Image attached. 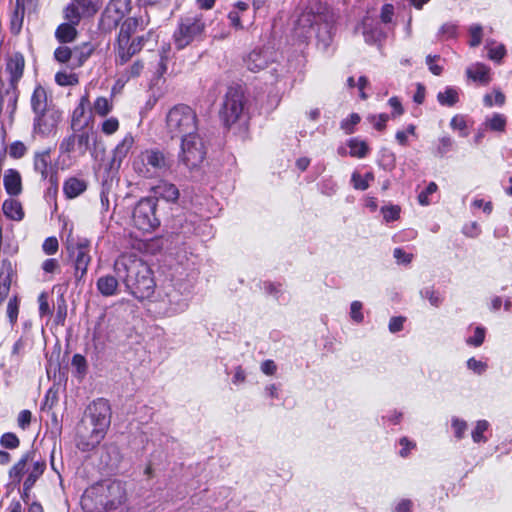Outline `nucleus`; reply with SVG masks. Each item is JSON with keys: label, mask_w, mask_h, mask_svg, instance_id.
I'll return each instance as SVG.
<instances>
[{"label": "nucleus", "mask_w": 512, "mask_h": 512, "mask_svg": "<svg viewBox=\"0 0 512 512\" xmlns=\"http://www.w3.org/2000/svg\"><path fill=\"white\" fill-rule=\"evenodd\" d=\"M505 95L499 90L494 89L493 94H486L483 97V103L486 107L503 106L505 104Z\"/></svg>", "instance_id": "obj_40"}, {"label": "nucleus", "mask_w": 512, "mask_h": 512, "mask_svg": "<svg viewBox=\"0 0 512 512\" xmlns=\"http://www.w3.org/2000/svg\"><path fill=\"white\" fill-rule=\"evenodd\" d=\"M144 69L142 61L137 60L131 66L126 67L122 72V76L129 80L130 78L138 77Z\"/></svg>", "instance_id": "obj_47"}, {"label": "nucleus", "mask_w": 512, "mask_h": 512, "mask_svg": "<svg viewBox=\"0 0 512 512\" xmlns=\"http://www.w3.org/2000/svg\"><path fill=\"white\" fill-rule=\"evenodd\" d=\"M333 24L329 21H320L317 25L316 29V37L323 45V48L326 49L333 40Z\"/></svg>", "instance_id": "obj_28"}, {"label": "nucleus", "mask_w": 512, "mask_h": 512, "mask_svg": "<svg viewBox=\"0 0 512 512\" xmlns=\"http://www.w3.org/2000/svg\"><path fill=\"white\" fill-rule=\"evenodd\" d=\"M0 443L4 448L15 449L19 446L20 441L16 434L8 432L1 436Z\"/></svg>", "instance_id": "obj_53"}, {"label": "nucleus", "mask_w": 512, "mask_h": 512, "mask_svg": "<svg viewBox=\"0 0 512 512\" xmlns=\"http://www.w3.org/2000/svg\"><path fill=\"white\" fill-rule=\"evenodd\" d=\"M246 111V98L240 87H229L220 108V118L225 126L236 123Z\"/></svg>", "instance_id": "obj_8"}, {"label": "nucleus", "mask_w": 512, "mask_h": 512, "mask_svg": "<svg viewBox=\"0 0 512 512\" xmlns=\"http://www.w3.org/2000/svg\"><path fill=\"white\" fill-rule=\"evenodd\" d=\"M438 41H447L458 37V25L454 22L444 23L437 32Z\"/></svg>", "instance_id": "obj_36"}, {"label": "nucleus", "mask_w": 512, "mask_h": 512, "mask_svg": "<svg viewBox=\"0 0 512 512\" xmlns=\"http://www.w3.org/2000/svg\"><path fill=\"white\" fill-rule=\"evenodd\" d=\"M135 54L128 40L117 39V47L115 52L116 65L126 64Z\"/></svg>", "instance_id": "obj_27"}, {"label": "nucleus", "mask_w": 512, "mask_h": 512, "mask_svg": "<svg viewBox=\"0 0 512 512\" xmlns=\"http://www.w3.org/2000/svg\"><path fill=\"white\" fill-rule=\"evenodd\" d=\"M320 21H322V16L312 12H303L297 20V26L303 30H310L314 29V25L317 26Z\"/></svg>", "instance_id": "obj_37"}, {"label": "nucleus", "mask_w": 512, "mask_h": 512, "mask_svg": "<svg viewBox=\"0 0 512 512\" xmlns=\"http://www.w3.org/2000/svg\"><path fill=\"white\" fill-rule=\"evenodd\" d=\"M450 126L453 130L460 131L461 136H463V137L467 136V133H466L467 124H466V120L463 115H455L451 119Z\"/></svg>", "instance_id": "obj_55"}, {"label": "nucleus", "mask_w": 512, "mask_h": 512, "mask_svg": "<svg viewBox=\"0 0 512 512\" xmlns=\"http://www.w3.org/2000/svg\"><path fill=\"white\" fill-rule=\"evenodd\" d=\"M507 119L503 114L494 113L486 117L483 125L487 130L494 132H504L506 129Z\"/></svg>", "instance_id": "obj_29"}, {"label": "nucleus", "mask_w": 512, "mask_h": 512, "mask_svg": "<svg viewBox=\"0 0 512 512\" xmlns=\"http://www.w3.org/2000/svg\"><path fill=\"white\" fill-rule=\"evenodd\" d=\"M468 369L472 370L474 373L481 375L487 370V363L482 362L480 360L475 359L474 357L468 359L467 361Z\"/></svg>", "instance_id": "obj_59"}, {"label": "nucleus", "mask_w": 512, "mask_h": 512, "mask_svg": "<svg viewBox=\"0 0 512 512\" xmlns=\"http://www.w3.org/2000/svg\"><path fill=\"white\" fill-rule=\"evenodd\" d=\"M2 210L4 215L14 221H20L24 217V211L21 203L15 199H6L3 202Z\"/></svg>", "instance_id": "obj_26"}, {"label": "nucleus", "mask_w": 512, "mask_h": 512, "mask_svg": "<svg viewBox=\"0 0 512 512\" xmlns=\"http://www.w3.org/2000/svg\"><path fill=\"white\" fill-rule=\"evenodd\" d=\"M362 303L360 301H353L350 306V317L353 321L356 323H361L364 319L363 313H362Z\"/></svg>", "instance_id": "obj_58"}, {"label": "nucleus", "mask_w": 512, "mask_h": 512, "mask_svg": "<svg viewBox=\"0 0 512 512\" xmlns=\"http://www.w3.org/2000/svg\"><path fill=\"white\" fill-rule=\"evenodd\" d=\"M25 14V7L21 0H16L15 9L11 17V31L13 34H18L23 25Z\"/></svg>", "instance_id": "obj_31"}, {"label": "nucleus", "mask_w": 512, "mask_h": 512, "mask_svg": "<svg viewBox=\"0 0 512 512\" xmlns=\"http://www.w3.org/2000/svg\"><path fill=\"white\" fill-rule=\"evenodd\" d=\"M62 120V112L58 108H50L34 114L32 132L36 136L47 138L55 135Z\"/></svg>", "instance_id": "obj_12"}, {"label": "nucleus", "mask_w": 512, "mask_h": 512, "mask_svg": "<svg viewBox=\"0 0 512 512\" xmlns=\"http://www.w3.org/2000/svg\"><path fill=\"white\" fill-rule=\"evenodd\" d=\"M134 171L143 178H153L169 168V160L158 149L141 151L133 160Z\"/></svg>", "instance_id": "obj_7"}, {"label": "nucleus", "mask_w": 512, "mask_h": 512, "mask_svg": "<svg viewBox=\"0 0 512 512\" xmlns=\"http://www.w3.org/2000/svg\"><path fill=\"white\" fill-rule=\"evenodd\" d=\"M76 25L70 23H63L58 26L55 32V37L61 43L72 42L77 35Z\"/></svg>", "instance_id": "obj_30"}, {"label": "nucleus", "mask_w": 512, "mask_h": 512, "mask_svg": "<svg viewBox=\"0 0 512 512\" xmlns=\"http://www.w3.org/2000/svg\"><path fill=\"white\" fill-rule=\"evenodd\" d=\"M30 105L33 114L44 112L50 108H57L53 103L52 96L41 85L35 87L30 98Z\"/></svg>", "instance_id": "obj_15"}, {"label": "nucleus", "mask_w": 512, "mask_h": 512, "mask_svg": "<svg viewBox=\"0 0 512 512\" xmlns=\"http://www.w3.org/2000/svg\"><path fill=\"white\" fill-rule=\"evenodd\" d=\"M153 191L157 197H160L166 201L174 202L179 197L178 188L167 181H160L154 188Z\"/></svg>", "instance_id": "obj_22"}, {"label": "nucleus", "mask_w": 512, "mask_h": 512, "mask_svg": "<svg viewBox=\"0 0 512 512\" xmlns=\"http://www.w3.org/2000/svg\"><path fill=\"white\" fill-rule=\"evenodd\" d=\"M111 422V409L107 400L99 398L86 408L76 429L77 445L88 451L96 447L105 437Z\"/></svg>", "instance_id": "obj_1"}, {"label": "nucleus", "mask_w": 512, "mask_h": 512, "mask_svg": "<svg viewBox=\"0 0 512 512\" xmlns=\"http://www.w3.org/2000/svg\"><path fill=\"white\" fill-rule=\"evenodd\" d=\"M130 10L131 0H110L105 11V17L110 19L114 25H117Z\"/></svg>", "instance_id": "obj_18"}, {"label": "nucleus", "mask_w": 512, "mask_h": 512, "mask_svg": "<svg viewBox=\"0 0 512 512\" xmlns=\"http://www.w3.org/2000/svg\"><path fill=\"white\" fill-rule=\"evenodd\" d=\"M86 16L94 15L101 7L102 0H73Z\"/></svg>", "instance_id": "obj_38"}, {"label": "nucleus", "mask_w": 512, "mask_h": 512, "mask_svg": "<svg viewBox=\"0 0 512 512\" xmlns=\"http://www.w3.org/2000/svg\"><path fill=\"white\" fill-rule=\"evenodd\" d=\"M470 40L469 45L471 47H477L481 44L483 38V28L479 24H472L468 29Z\"/></svg>", "instance_id": "obj_42"}, {"label": "nucleus", "mask_w": 512, "mask_h": 512, "mask_svg": "<svg viewBox=\"0 0 512 512\" xmlns=\"http://www.w3.org/2000/svg\"><path fill=\"white\" fill-rule=\"evenodd\" d=\"M3 184L6 192L11 196H17L22 192V178L15 169H7L5 171Z\"/></svg>", "instance_id": "obj_19"}, {"label": "nucleus", "mask_w": 512, "mask_h": 512, "mask_svg": "<svg viewBox=\"0 0 512 512\" xmlns=\"http://www.w3.org/2000/svg\"><path fill=\"white\" fill-rule=\"evenodd\" d=\"M94 47L91 43L85 42L73 49V60L76 61L75 66H81L91 56Z\"/></svg>", "instance_id": "obj_33"}, {"label": "nucleus", "mask_w": 512, "mask_h": 512, "mask_svg": "<svg viewBox=\"0 0 512 512\" xmlns=\"http://www.w3.org/2000/svg\"><path fill=\"white\" fill-rule=\"evenodd\" d=\"M119 126V120L116 117H110L101 123L100 130L103 134L110 136L118 131Z\"/></svg>", "instance_id": "obj_43"}, {"label": "nucleus", "mask_w": 512, "mask_h": 512, "mask_svg": "<svg viewBox=\"0 0 512 512\" xmlns=\"http://www.w3.org/2000/svg\"><path fill=\"white\" fill-rule=\"evenodd\" d=\"M365 42L368 44H375L380 41L382 32L378 28L368 29L365 27L363 31Z\"/></svg>", "instance_id": "obj_56"}, {"label": "nucleus", "mask_w": 512, "mask_h": 512, "mask_svg": "<svg viewBox=\"0 0 512 512\" xmlns=\"http://www.w3.org/2000/svg\"><path fill=\"white\" fill-rule=\"evenodd\" d=\"M54 58L59 63H67L70 59L73 60V49L67 46H60L54 51Z\"/></svg>", "instance_id": "obj_49"}, {"label": "nucleus", "mask_w": 512, "mask_h": 512, "mask_svg": "<svg viewBox=\"0 0 512 512\" xmlns=\"http://www.w3.org/2000/svg\"><path fill=\"white\" fill-rule=\"evenodd\" d=\"M90 106L89 96L86 93L80 98L77 107L74 109L71 117V129L73 131H81L88 125L86 111Z\"/></svg>", "instance_id": "obj_17"}, {"label": "nucleus", "mask_w": 512, "mask_h": 512, "mask_svg": "<svg viewBox=\"0 0 512 512\" xmlns=\"http://www.w3.org/2000/svg\"><path fill=\"white\" fill-rule=\"evenodd\" d=\"M154 35L153 31L147 32L145 35L138 36L134 39H129V45L132 47V50L136 53L140 52L142 48L145 46V43L151 39Z\"/></svg>", "instance_id": "obj_48"}, {"label": "nucleus", "mask_w": 512, "mask_h": 512, "mask_svg": "<svg viewBox=\"0 0 512 512\" xmlns=\"http://www.w3.org/2000/svg\"><path fill=\"white\" fill-rule=\"evenodd\" d=\"M146 26V22L143 18L130 17L127 18L121 25L117 39L128 40L133 34L139 30H143Z\"/></svg>", "instance_id": "obj_20"}, {"label": "nucleus", "mask_w": 512, "mask_h": 512, "mask_svg": "<svg viewBox=\"0 0 512 512\" xmlns=\"http://www.w3.org/2000/svg\"><path fill=\"white\" fill-rule=\"evenodd\" d=\"M126 499V489L121 481L106 480L85 490L81 506L86 512L122 511Z\"/></svg>", "instance_id": "obj_2"}, {"label": "nucleus", "mask_w": 512, "mask_h": 512, "mask_svg": "<svg viewBox=\"0 0 512 512\" xmlns=\"http://www.w3.org/2000/svg\"><path fill=\"white\" fill-rule=\"evenodd\" d=\"M347 145L350 149L349 154L352 157L364 158L369 151L367 143L358 138H351L348 140Z\"/></svg>", "instance_id": "obj_34"}, {"label": "nucleus", "mask_w": 512, "mask_h": 512, "mask_svg": "<svg viewBox=\"0 0 512 512\" xmlns=\"http://www.w3.org/2000/svg\"><path fill=\"white\" fill-rule=\"evenodd\" d=\"M132 220L134 226L143 232H151L158 227L160 222L156 217V200L141 199L133 210Z\"/></svg>", "instance_id": "obj_10"}, {"label": "nucleus", "mask_w": 512, "mask_h": 512, "mask_svg": "<svg viewBox=\"0 0 512 512\" xmlns=\"http://www.w3.org/2000/svg\"><path fill=\"white\" fill-rule=\"evenodd\" d=\"M489 423L486 420H479L475 429L472 431V439L475 443L485 442L486 438L483 433L488 429Z\"/></svg>", "instance_id": "obj_46"}, {"label": "nucleus", "mask_w": 512, "mask_h": 512, "mask_svg": "<svg viewBox=\"0 0 512 512\" xmlns=\"http://www.w3.org/2000/svg\"><path fill=\"white\" fill-rule=\"evenodd\" d=\"M93 133L82 129L73 131L72 134L64 137L59 144L61 155H67L69 159L83 157L90 149V140Z\"/></svg>", "instance_id": "obj_11"}, {"label": "nucleus", "mask_w": 512, "mask_h": 512, "mask_svg": "<svg viewBox=\"0 0 512 512\" xmlns=\"http://www.w3.org/2000/svg\"><path fill=\"white\" fill-rule=\"evenodd\" d=\"M437 100L442 106H454L459 101L458 89L454 87H446L444 91L437 94Z\"/></svg>", "instance_id": "obj_32"}, {"label": "nucleus", "mask_w": 512, "mask_h": 512, "mask_svg": "<svg viewBox=\"0 0 512 512\" xmlns=\"http://www.w3.org/2000/svg\"><path fill=\"white\" fill-rule=\"evenodd\" d=\"M59 248V243L56 237H48L42 244V249L46 255H54Z\"/></svg>", "instance_id": "obj_57"}, {"label": "nucleus", "mask_w": 512, "mask_h": 512, "mask_svg": "<svg viewBox=\"0 0 512 512\" xmlns=\"http://www.w3.org/2000/svg\"><path fill=\"white\" fill-rule=\"evenodd\" d=\"M421 294L424 298L429 300L431 305L435 307H438L442 303V298L440 295L432 289L427 288L422 291Z\"/></svg>", "instance_id": "obj_64"}, {"label": "nucleus", "mask_w": 512, "mask_h": 512, "mask_svg": "<svg viewBox=\"0 0 512 512\" xmlns=\"http://www.w3.org/2000/svg\"><path fill=\"white\" fill-rule=\"evenodd\" d=\"M488 57L493 61H500L506 54V49L503 44H487Z\"/></svg>", "instance_id": "obj_44"}, {"label": "nucleus", "mask_w": 512, "mask_h": 512, "mask_svg": "<svg viewBox=\"0 0 512 512\" xmlns=\"http://www.w3.org/2000/svg\"><path fill=\"white\" fill-rule=\"evenodd\" d=\"M36 452L28 451L25 453L21 459L10 469L9 475L13 478L14 482H20L22 476L27 472V463L29 461H34Z\"/></svg>", "instance_id": "obj_23"}, {"label": "nucleus", "mask_w": 512, "mask_h": 512, "mask_svg": "<svg viewBox=\"0 0 512 512\" xmlns=\"http://www.w3.org/2000/svg\"><path fill=\"white\" fill-rule=\"evenodd\" d=\"M484 339L485 328L478 326L474 330V335L472 337L467 338L466 343L470 346L479 347L483 344Z\"/></svg>", "instance_id": "obj_52"}, {"label": "nucleus", "mask_w": 512, "mask_h": 512, "mask_svg": "<svg viewBox=\"0 0 512 512\" xmlns=\"http://www.w3.org/2000/svg\"><path fill=\"white\" fill-rule=\"evenodd\" d=\"M439 59H440V56H438V55H434V56L428 55L426 57V64H427L430 72L436 76L441 75V73L443 71V67L436 63V61Z\"/></svg>", "instance_id": "obj_60"}, {"label": "nucleus", "mask_w": 512, "mask_h": 512, "mask_svg": "<svg viewBox=\"0 0 512 512\" xmlns=\"http://www.w3.org/2000/svg\"><path fill=\"white\" fill-rule=\"evenodd\" d=\"M367 120L374 126L378 131H383L386 128V123L389 120L388 114L369 115Z\"/></svg>", "instance_id": "obj_51"}, {"label": "nucleus", "mask_w": 512, "mask_h": 512, "mask_svg": "<svg viewBox=\"0 0 512 512\" xmlns=\"http://www.w3.org/2000/svg\"><path fill=\"white\" fill-rule=\"evenodd\" d=\"M206 147L198 134L181 139L179 162L189 170L200 167L206 157Z\"/></svg>", "instance_id": "obj_9"}, {"label": "nucleus", "mask_w": 512, "mask_h": 512, "mask_svg": "<svg viewBox=\"0 0 512 512\" xmlns=\"http://www.w3.org/2000/svg\"><path fill=\"white\" fill-rule=\"evenodd\" d=\"M454 145V140L449 136H443L439 139L438 153L443 156L450 150H452Z\"/></svg>", "instance_id": "obj_62"}, {"label": "nucleus", "mask_w": 512, "mask_h": 512, "mask_svg": "<svg viewBox=\"0 0 512 512\" xmlns=\"http://www.w3.org/2000/svg\"><path fill=\"white\" fill-rule=\"evenodd\" d=\"M206 23L202 13H190L181 16L173 32V42L178 50H182L195 41L203 38Z\"/></svg>", "instance_id": "obj_5"}, {"label": "nucleus", "mask_w": 512, "mask_h": 512, "mask_svg": "<svg viewBox=\"0 0 512 512\" xmlns=\"http://www.w3.org/2000/svg\"><path fill=\"white\" fill-rule=\"evenodd\" d=\"M66 249L74 267L75 279L77 282H80L86 276L88 266L92 261L90 254L91 242L84 237H73L69 235L66 241Z\"/></svg>", "instance_id": "obj_6"}, {"label": "nucleus", "mask_w": 512, "mask_h": 512, "mask_svg": "<svg viewBox=\"0 0 512 512\" xmlns=\"http://www.w3.org/2000/svg\"><path fill=\"white\" fill-rule=\"evenodd\" d=\"M113 109V102L111 99L100 96L97 97L93 103V112L101 117H106Z\"/></svg>", "instance_id": "obj_35"}, {"label": "nucleus", "mask_w": 512, "mask_h": 512, "mask_svg": "<svg viewBox=\"0 0 512 512\" xmlns=\"http://www.w3.org/2000/svg\"><path fill=\"white\" fill-rule=\"evenodd\" d=\"M374 180V175L372 172L366 173L364 176L359 174L358 172H354L351 176V182L353 187L357 190H366L369 187L370 181Z\"/></svg>", "instance_id": "obj_39"}, {"label": "nucleus", "mask_w": 512, "mask_h": 512, "mask_svg": "<svg viewBox=\"0 0 512 512\" xmlns=\"http://www.w3.org/2000/svg\"><path fill=\"white\" fill-rule=\"evenodd\" d=\"M166 132L171 138H181L197 134L198 119L196 112L189 106L179 104L172 107L166 115Z\"/></svg>", "instance_id": "obj_4"}, {"label": "nucleus", "mask_w": 512, "mask_h": 512, "mask_svg": "<svg viewBox=\"0 0 512 512\" xmlns=\"http://www.w3.org/2000/svg\"><path fill=\"white\" fill-rule=\"evenodd\" d=\"M135 143L132 134L128 133L125 137L116 145L112 151V159L110 161V169L117 170L120 168L123 160L127 157L130 150Z\"/></svg>", "instance_id": "obj_16"}, {"label": "nucleus", "mask_w": 512, "mask_h": 512, "mask_svg": "<svg viewBox=\"0 0 512 512\" xmlns=\"http://www.w3.org/2000/svg\"><path fill=\"white\" fill-rule=\"evenodd\" d=\"M452 427L456 438L461 439L464 437L465 431L467 429V423L464 420L456 417L453 418Z\"/></svg>", "instance_id": "obj_61"}, {"label": "nucleus", "mask_w": 512, "mask_h": 512, "mask_svg": "<svg viewBox=\"0 0 512 512\" xmlns=\"http://www.w3.org/2000/svg\"><path fill=\"white\" fill-rule=\"evenodd\" d=\"M114 271L127 289L138 298H147L154 292V279L150 268L141 259L124 255L114 263Z\"/></svg>", "instance_id": "obj_3"}, {"label": "nucleus", "mask_w": 512, "mask_h": 512, "mask_svg": "<svg viewBox=\"0 0 512 512\" xmlns=\"http://www.w3.org/2000/svg\"><path fill=\"white\" fill-rule=\"evenodd\" d=\"M51 152V148L35 152L33 157V167L34 171L40 174L42 180L49 179L52 184H56V181L53 179V173L55 171L52 166Z\"/></svg>", "instance_id": "obj_13"}, {"label": "nucleus", "mask_w": 512, "mask_h": 512, "mask_svg": "<svg viewBox=\"0 0 512 512\" xmlns=\"http://www.w3.org/2000/svg\"><path fill=\"white\" fill-rule=\"evenodd\" d=\"M466 73L469 78L483 85H487L491 81L490 68L482 63L470 66Z\"/></svg>", "instance_id": "obj_24"}, {"label": "nucleus", "mask_w": 512, "mask_h": 512, "mask_svg": "<svg viewBox=\"0 0 512 512\" xmlns=\"http://www.w3.org/2000/svg\"><path fill=\"white\" fill-rule=\"evenodd\" d=\"M118 277L105 275L97 280V289L105 297L113 296L118 290Z\"/></svg>", "instance_id": "obj_25"}, {"label": "nucleus", "mask_w": 512, "mask_h": 512, "mask_svg": "<svg viewBox=\"0 0 512 512\" xmlns=\"http://www.w3.org/2000/svg\"><path fill=\"white\" fill-rule=\"evenodd\" d=\"M55 81L60 86H72L78 83V78L75 74L66 72H57Z\"/></svg>", "instance_id": "obj_45"}, {"label": "nucleus", "mask_w": 512, "mask_h": 512, "mask_svg": "<svg viewBox=\"0 0 512 512\" xmlns=\"http://www.w3.org/2000/svg\"><path fill=\"white\" fill-rule=\"evenodd\" d=\"M87 189V183L84 179L70 177L64 181L63 192L69 199H73L81 195Z\"/></svg>", "instance_id": "obj_21"}, {"label": "nucleus", "mask_w": 512, "mask_h": 512, "mask_svg": "<svg viewBox=\"0 0 512 512\" xmlns=\"http://www.w3.org/2000/svg\"><path fill=\"white\" fill-rule=\"evenodd\" d=\"M361 118L357 113H352L348 118L342 120L341 129L345 131L346 134H351L354 131V127L360 122Z\"/></svg>", "instance_id": "obj_50"}, {"label": "nucleus", "mask_w": 512, "mask_h": 512, "mask_svg": "<svg viewBox=\"0 0 512 512\" xmlns=\"http://www.w3.org/2000/svg\"><path fill=\"white\" fill-rule=\"evenodd\" d=\"M437 190V185L436 183L434 182H430L428 184V186L426 187V189L424 191H422L419 195H418V201L421 205H428L429 204V199H428V196L430 194H433L435 191Z\"/></svg>", "instance_id": "obj_63"}, {"label": "nucleus", "mask_w": 512, "mask_h": 512, "mask_svg": "<svg viewBox=\"0 0 512 512\" xmlns=\"http://www.w3.org/2000/svg\"><path fill=\"white\" fill-rule=\"evenodd\" d=\"M271 61V52L265 48L254 49L244 58V63L251 72L265 69Z\"/></svg>", "instance_id": "obj_14"}, {"label": "nucleus", "mask_w": 512, "mask_h": 512, "mask_svg": "<svg viewBox=\"0 0 512 512\" xmlns=\"http://www.w3.org/2000/svg\"><path fill=\"white\" fill-rule=\"evenodd\" d=\"M82 16L86 15L81 13L80 8L78 7V5L75 4L74 1L65 10V19L70 24L78 25Z\"/></svg>", "instance_id": "obj_41"}, {"label": "nucleus", "mask_w": 512, "mask_h": 512, "mask_svg": "<svg viewBox=\"0 0 512 512\" xmlns=\"http://www.w3.org/2000/svg\"><path fill=\"white\" fill-rule=\"evenodd\" d=\"M27 148L21 141L11 143L9 147V155L14 159H20L26 154Z\"/></svg>", "instance_id": "obj_54"}]
</instances>
